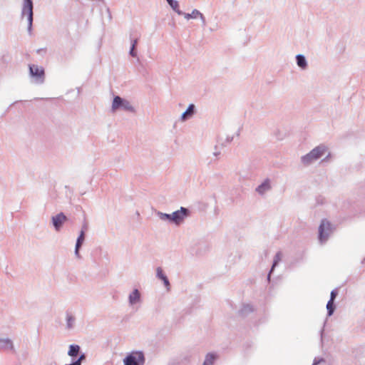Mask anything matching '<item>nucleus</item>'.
Here are the masks:
<instances>
[{
	"label": "nucleus",
	"instance_id": "obj_10",
	"mask_svg": "<svg viewBox=\"0 0 365 365\" xmlns=\"http://www.w3.org/2000/svg\"><path fill=\"white\" fill-rule=\"evenodd\" d=\"M79 350H80V347L78 345H71L70 347H69V350H68V355L71 356H77V355L78 354V352H79Z\"/></svg>",
	"mask_w": 365,
	"mask_h": 365
},
{
	"label": "nucleus",
	"instance_id": "obj_16",
	"mask_svg": "<svg viewBox=\"0 0 365 365\" xmlns=\"http://www.w3.org/2000/svg\"><path fill=\"white\" fill-rule=\"evenodd\" d=\"M170 6L178 14H182V11L179 9V4L177 1L175 0H167Z\"/></svg>",
	"mask_w": 365,
	"mask_h": 365
},
{
	"label": "nucleus",
	"instance_id": "obj_11",
	"mask_svg": "<svg viewBox=\"0 0 365 365\" xmlns=\"http://www.w3.org/2000/svg\"><path fill=\"white\" fill-rule=\"evenodd\" d=\"M194 105H190L186 111L182 113V119L185 120L187 118L192 116V115L194 113Z\"/></svg>",
	"mask_w": 365,
	"mask_h": 365
},
{
	"label": "nucleus",
	"instance_id": "obj_8",
	"mask_svg": "<svg viewBox=\"0 0 365 365\" xmlns=\"http://www.w3.org/2000/svg\"><path fill=\"white\" fill-rule=\"evenodd\" d=\"M157 276L163 281L165 287L169 289L170 283L167 277L163 274V269L160 267H158L156 269Z\"/></svg>",
	"mask_w": 365,
	"mask_h": 365
},
{
	"label": "nucleus",
	"instance_id": "obj_12",
	"mask_svg": "<svg viewBox=\"0 0 365 365\" xmlns=\"http://www.w3.org/2000/svg\"><path fill=\"white\" fill-rule=\"evenodd\" d=\"M129 299H130V302L131 304H134V303L137 302L140 299L139 292L137 289L134 290L130 294Z\"/></svg>",
	"mask_w": 365,
	"mask_h": 365
},
{
	"label": "nucleus",
	"instance_id": "obj_26",
	"mask_svg": "<svg viewBox=\"0 0 365 365\" xmlns=\"http://www.w3.org/2000/svg\"><path fill=\"white\" fill-rule=\"evenodd\" d=\"M73 319L71 318V317H68V327H71V321H73Z\"/></svg>",
	"mask_w": 365,
	"mask_h": 365
},
{
	"label": "nucleus",
	"instance_id": "obj_22",
	"mask_svg": "<svg viewBox=\"0 0 365 365\" xmlns=\"http://www.w3.org/2000/svg\"><path fill=\"white\" fill-rule=\"evenodd\" d=\"M4 344H6V346H8L11 349L13 348L12 344L9 340L0 341V347H4Z\"/></svg>",
	"mask_w": 365,
	"mask_h": 365
},
{
	"label": "nucleus",
	"instance_id": "obj_21",
	"mask_svg": "<svg viewBox=\"0 0 365 365\" xmlns=\"http://www.w3.org/2000/svg\"><path fill=\"white\" fill-rule=\"evenodd\" d=\"M121 106L125 109V110H131L133 109L132 106L130 105L129 102L126 101H124L123 100V103H122Z\"/></svg>",
	"mask_w": 365,
	"mask_h": 365
},
{
	"label": "nucleus",
	"instance_id": "obj_15",
	"mask_svg": "<svg viewBox=\"0 0 365 365\" xmlns=\"http://www.w3.org/2000/svg\"><path fill=\"white\" fill-rule=\"evenodd\" d=\"M123 103V100L119 97L115 96L113 99L112 108L113 110H116L119 108V106H121L122 103Z\"/></svg>",
	"mask_w": 365,
	"mask_h": 365
},
{
	"label": "nucleus",
	"instance_id": "obj_20",
	"mask_svg": "<svg viewBox=\"0 0 365 365\" xmlns=\"http://www.w3.org/2000/svg\"><path fill=\"white\" fill-rule=\"evenodd\" d=\"M85 359L84 354H81L79 358L72 364L66 365H81V361Z\"/></svg>",
	"mask_w": 365,
	"mask_h": 365
},
{
	"label": "nucleus",
	"instance_id": "obj_6",
	"mask_svg": "<svg viewBox=\"0 0 365 365\" xmlns=\"http://www.w3.org/2000/svg\"><path fill=\"white\" fill-rule=\"evenodd\" d=\"M66 220L67 217L63 213H59L52 217L53 224L57 231L60 230L61 225Z\"/></svg>",
	"mask_w": 365,
	"mask_h": 365
},
{
	"label": "nucleus",
	"instance_id": "obj_17",
	"mask_svg": "<svg viewBox=\"0 0 365 365\" xmlns=\"http://www.w3.org/2000/svg\"><path fill=\"white\" fill-rule=\"evenodd\" d=\"M297 64L299 67L304 68L307 66V62L304 57L302 55L297 56Z\"/></svg>",
	"mask_w": 365,
	"mask_h": 365
},
{
	"label": "nucleus",
	"instance_id": "obj_2",
	"mask_svg": "<svg viewBox=\"0 0 365 365\" xmlns=\"http://www.w3.org/2000/svg\"><path fill=\"white\" fill-rule=\"evenodd\" d=\"M326 151L324 146H318L313 149L309 154L302 157V161L305 164L310 163L312 161L317 160L322 157Z\"/></svg>",
	"mask_w": 365,
	"mask_h": 365
},
{
	"label": "nucleus",
	"instance_id": "obj_24",
	"mask_svg": "<svg viewBox=\"0 0 365 365\" xmlns=\"http://www.w3.org/2000/svg\"><path fill=\"white\" fill-rule=\"evenodd\" d=\"M136 44H137V40H135L133 41V43L132 48H131V50H130V55L133 56H136V53L134 51V48H135Z\"/></svg>",
	"mask_w": 365,
	"mask_h": 365
},
{
	"label": "nucleus",
	"instance_id": "obj_19",
	"mask_svg": "<svg viewBox=\"0 0 365 365\" xmlns=\"http://www.w3.org/2000/svg\"><path fill=\"white\" fill-rule=\"evenodd\" d=\"M327 308L328 309L329 314H332L334 312V302L329 300L327 304Z\"/></svg>",
	"mask_w": 365,
	"mask_h": 365
},
{
	"label": "nucleus",
	"instance_id": "obj_9",
	"mask_svg": "<svg viewBox=\"0 0 365 365\" xmlns=\"http://www.w3.org/2000/svg\"><path fill=\"white\" fill-rule=\"evenodd\" d=\"M84 238H85V237H84V231L81 230V234H80L79 237L77 239V242H76V245L75 253H76V255L77 256L79 255L78 250H79L80 247L81 246V245L83 244V242L84 241Z\"/></svg>",
	"mask_w": 365,
	"mask_h": 365
},
{
	"label": "nucleus",
	"instance_id": "obj_3",
	"mask_svg": "<svg viewBox=\"0 0 365 365\" xmlns=\"http://www.w3.org/2000/svg\"><path fill=\"white\" fill-rule=\"evenodd\" d=\"M331 232L332 227L331 223L327 220H323L319 227V241L321 242H325Z\"/></svg>",
	"mask_w": 365,
	"mask_h": 365
},
{
	"label": "nucleus",
	"instance_id": "obj_5",
	"mask_svg": "<svg viewBox=\"0 0 365 365\" xmlns=\"http://www.w3.org/2000/svg\"><path fill=\"white\" fill-rule=\"evenodd\" d=\"M187 215V210L181 207L180 210L174 212L172 215H166L167 217L170 219L176 224L180 223Z\"/></svg>",
	"mask_w": 365,
	"mask_h": 365
},
{
	"label": "nucleus",
	"instance_id": "obj_4",
	"mask_svg": "<svg viewBox=\"0 0 365 365\" xmlns=\"http://www.w3.org/2000/svg\"><path fill=\"white\" fill-rule=\"evenodd\" d=\"M22 15H27L29 26L30 29L33 21V4L31 0H25L22 10Z\"/></svg>",
	"mask_w": 365,
	"mask_h": 365
},
{
	"label": "nucleus",
	"instance_id": "obj_14",
	"mask_svg": "<svg viewBox=\"0 0 365 365\" xmlns=\"http://www.w3.org/2000/svg\"><path fill=\"white\" fill-rule=\"evenodd\" d=\"M216 356L213 354H208L205 357V360L202 365H212Z\"/></svg>",
	"mask_w": 365,
	"mask_h": 365
},
{
	"label": "nucleus",
	"instance_id": "obj_27",
	"mask_svg": "<svg viewBox=\"0 0 365 365\" xmlns=\"http://www.w3.org/2000/svg\"><path fill=\"white\" fill-rule=\"evenodd\" d=\"M319 362L315 361L313 365H317Z\"/></svg>",
	"mask_w": 365,
	"mask_h": 365
},
{
	"label": "nucleus",
	"instance_id": "obj_7",
	"mask_svg": "<svg viewBox=\"0 0 365 365\" xmlns=\"http://www.w3.org/2000/svg\"><path fill=\"white\" fill-rule=\"evenodd\" d=\"M30 72L33 76H36L38 78H42L44 75V71L42 67H38L37 66H30Z\"/></svg>",
	"mask_w": 365,
	"mask_h": 365
},
{
	"label": "nucleus",
	"instance_id": "obj_13",
	"mask_svg": "<svg viewBox=\"0 0 365 365\" xmlns=\"http://www.w3.org/2000/svg\"><path fill=\"white\" fill-rule=\"evenodd\" d=\"M270 188V185H269V182L268 180H266L264 182H263L261 185H259L257 188V190L262 194L264 193L266 190H269Z\"/></svg>",
	"mask_w": 365,
	"mask_h": 365
},
{
	"label": "nucleus",
	"instance_id": "obj_18",
	"mask_svg": "<svg viewBox=\"0 0 365 365\" xmlns=\"http://www.w3.org/2000/svg\"><path fill=\"white\" fill-rule=\"evenodd\" d=\"M197 16H202V14L197 10H194L192 14H185V17L187 19L197 18Z\"/></svg>",
	"mask_w": 365,
	"mask_h": 365
},
{
	"label": "nucleus",
	"instance_id": "obj_1",
	"mask_svg": "<svg viewBox=\"0 0 365 365\" xmlns=\"http://www.w3.org/2000/svg\"><path fill=\"white\" fill-rule=\"evenodd\" d=\"M125 365H143L145 361L144 355L140 351H133L123 360Z\"/></svg>",
	"mask_w": 365,
	"mask_h": 365
},
{
	"label": "nucleus",
	"instance_id": "obj_25",
	"mask_svg": "<svg viewBox=\"0 0 365 365\" xmlns=\"http://www.w3.org/2000/svg\"><path fill=\"white\" fill-rule=\"evenodd\" d=\"M336 296V292L335 291H332L331 292V298H330V301H333L334 300L335 297Z\"/></svg>",
	"mask_w": 365,
	"mask_h": 365
},
{
	"label": "nucleus",
	"instance_id": "obj_23",
	"mask_svg": "<svg viewBox=\"0 0 365 365\" xmlns=\"http://www.w3.org/2000/svg\"><path fill=\"white\" fill-rule=\"evenodd\" d=\"M281 259V254L280 253H277L275 256V259H274V262L273 263V265H272V270L274 269V267H275V265L277 264V262Z\"/></svg>",
	"mask_w": 365,
	"mask_h": 365
}]
</instances>
